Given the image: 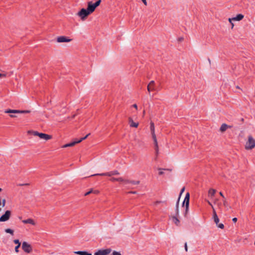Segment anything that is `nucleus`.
<instances>
[{"instance_id": "obj_8", "label": "nucleus", "mask_w": 255, "mask_h": 255, "mask_svg": "<svg viewBox=\"0 0 255 255\" xmlns=\"http://www.w3.org/2000/svg\"><path fill=\"white\" fill-rule=\"evenodd\" d=\"M11 212L10 210H6L0 217V222H4L8 221L11 216Z\"/></svg>"}, {"instance_id": "obj_47", "label": "nucleus", "mask_w": 255, "mask_h": 255, "mask_svg": "<svg viewBox=\"0 0 255 255\" xmlns=\"http://www.w3.org/2000/svg\"><path fill=\"white\" fill-rule=\"evenodd\" d=\"M237 220H238V219L236 217L233 218V219H232V221L234 223H236Z\"/></svg>"}, {"instance_id": "obj_61", "label": "nucleus", "mask_w": 255, "mask_h": 255, "mask_svg": "<svg viewBox=\"0 0 255 255\" xmlns=\"http://www.w3.org/2000/svg\"><path fill=\"white\" fill-rule=\"evenodd\" d=\"M1 210V208H0V211Z\"/></svg>"}, {"instance_id": "obj_26", "label": "nucleus", "mask_w": 255, "mask_h": 255, "mask_svg": "<svg viewBox=\"0 0 255 255\" xmlns=\"http://www.w3.org/2000/svg\"><path fill=\"white\" fill-rule=\"evenodd\" d=\"M150 128L152 135L155 134L154 132V126L153 122L150 123Z\"/></svg>"}, {"instance_id": "obj_16", "label": "nucleus", "mask_w": 255, "mask_h": 255, "mask_svg": "<svg viewBox=\"0 0 255 255\" xmlns=\"http://www.w3.org/2000/svg\"><path fill=\"white\" fill-rule=\"evenodd\" d=\"M232 126H229L226 124H223L220 128V131L223 133L228 128H231Z\"/></svg>"}, {"instance_id": "obj_57", "label": "nucleus", "mask_w": 255, "mask_h": 255, "mask_svg": "<svg viewBox=\"0 0 255 255\" xmlns=\"http://www.w3.org/2000/svg\"><path fill=\"white\" fill-rule=\"evenodd\" d=\"M1 199H0V205H1Z\"/></svg>"}, {"instance_id": "obj_52", "label": "nucleus", "mask_w": 255, "mask_h": 255, "mask_svg": "<svg viewBox=\"0 0 255 255\" xmlns=\"http://www.w3.org/2000/svg\"><path fill=\"white\" fill-rule=\"evenodd\" d=\"M160 203H161V201H156L155 202V204L156 205H157V204H160Z\"/></svg>"}, {"instance_id": "obj_4", "label": "nucleus", "mask_w": 255, "mask_h": 255, "mask_svg": "<svg viewBox=\"0 0 255 255\" xmlns=\"http://www.w3.org/2000/svg\"><path fill=\"white\" fill-rule=\"evenodd\" d=\"M213 218L214 219V222L215 223L216 226L221 229H224L225 228L224 225L222 223H219V218H218V216L215 210V209H213Z\"/></svg>"}, {"instance_id": "obj_13", "label": "nucleus", "mask_w": 255, "mask_h": 255, "mask_svg": "<svg viewBox=\"0 0 255 255\" xmlns=\"http://www.w3.org/2000/svg\"><path fill=\"white\" fill-rule=\"evenodd\" d=\"M77 143H78V142L77 141V139H75L74 140H73L69 143H67L66 144H65L64 145H63L62 146V147L66 148V147H72V146H74L75 144H76Z\"/></svg>"}, {"instance_id": "obj_6", "label": "nucleus", "mask_w": 255, "mask_h": 255, "mask_svg": "<svg viewBox=\"0 0 255 255\" xmlns=\"http://www.w3.org/2000/svg\"><path fill=\"white\" fill-rule=\"evenodd\" d=\"M120 174V173L118 170L112 171L109 172L103 173L101 174H95L93 175H91L90 176H112L113 175H118Z\"/></svg>"}, {"instance_id": "obj_43", "label": "nucleus", "mask_w": 255, "mask_h": 255, "mask_svg": "<svg viewBox=\"0 0 255 255\" xmlns=\"http://www.w3.org/2000/svg\"><path fill=\"white\" fill-rule=\"evenodd\" d=\"M117 180H118V178H115V177H112L110 179V180L113 182L117 181Z\"/></svg>"}, {"instance_id": "obj_28", "label": "nucleus", "mask_w": 255, "mask_h": 255, "mask_svg": "<svg viewBox=\"0 0 255 255\" xmlns=\"http://www.w3.org/2000/svg\"><path fill=\"white\" fill-rule=\"evenodd\" d=\"M90 134V133H88L86 135H85L84 137H82L80 139H77V141L79 143H80L81 142H82L83 140L86 139L88 137V136Z\"/></svg>"}, {"instance_id": "obj_15", "label": "nucleus", "mask_w": 255, "mask_h": 255, "mask_svg": "<svg viewBox=\"0 0 255 255\" xmlns=\"http://www.w3.org/2000/svg\"><path fill=\"white\" fill-rule=\"evenodd\" d=\"M244 15L241 13H239L236 15L235 17H233L232 19H229L231 21V20L234 21H240L244 18Z\"/></svg>"}, {"instance_id": "obj_12", "label": "nucleus", "mask_w": 255, "mask_h": 255, "mask_svg": "<svg viewBox=\"0 0 255 255\" xmlns=\"http://www.w3.org/2000/svg\"><path fill=\"white\" fill-rule=\"evenodd\" d=\"M170 218H171L173 222L177 226H180V221L178 219L179 216H169Z\"/></svg>"}, {"instance_id": "obj_14", "label": "nucleus", "mask_w": 255, "mask_h": 255, "mask_svg": "<svg viewBox=\"0 0 255 255\" xmlns=\"http://www.w3.org/2000/svg\"><path fill=\"white\" fill-rule=\"evenodd\" d=\"M155 82L154 81H151L147 85V90L150 93L151 91H155L154 87Z\"/></svg>"}, {"instance_id": "obj_32", "label": "nucleus", "mask_w": 255, "mask_h": 255, "mask_svg": "<svg viewBox=\"0 0 255 255\" xmlns=\"http://www.w3.org/2000/svg\"><path fill=\"white\" fill-rule=\"evenodd\" d=\"M111 255H122L120 252L114 251Z\"/></svg>"}, {"instance_id": "obj_1", "label": "nucleus", "mask_w": 255, "mask_h": 255, "mask_svg": "<svg viewBox=\"0 0 255 255\" xmlns=\"http://www.w3.org/2000/svg\"><path fill=\"white\" fill-rule=\"evenodd\" d=\"M101 0H97L93 3L92 1L88 2L87 9L92 14L96 9V8L100 4Z\"/></svg>"}, {"instance_id": "obj_27", "label": "nucleus", "mask_w": 255, "mask_h": 255, "mask_svg": "<svg viewBox=\"0 0 255 255\" xmlns=\"http://www.w3.org/2000/svg\"><path fill=\"white\" fill-rule=\"evenodd\" d=\"M5 232L8 234H10L11 235H13L14 234L13 230L10 228L5 229Z\"/></svg>"}, {"instance_id": "obj_2", "label": "nucleus", "mask_w": 255, "mask_h": 255, "mask_svg": "<svg viewBox=\"0 0 255 255\" xmlns=\"http://www.w3.org/2000/svg\"><path fill=\"white\" fill-rule=\"evenodd\" d=\"M255 147V139L250 135L248 136V140L246 142L245 148L247 150L253 149Z\"/></svg>"}, {"instance_id": "obj_38", "label": "nucleus", "mask_w": 255, "mask_h": 255, "mask_svg": "<svg viewBox=\"0 0 255 255\" xmlns=\"http://www.w3.org/2000/svg\"><path fill=\"white\" fill-rule=\"evenodd\" d=\"M5 113H8V114H12V110L11 109H7L5 111Z\"/></svg>"}, {"instance_id": "obj_25", "label": "nucleus", "mask_w": 255, "mask_h": 255, "mask_svg": "<svg viewBox=\"0 0 255 255\" xmlns=\"http://www.w3.org/2000/svg\"><path fill=\"white\" fill-rule=\"evenodd\" d=\"M189 211V205H187L186 207H185V210L183 212V215L185 218H187Z\"/></svg>"}, {"instance_id": "obj_41", "label": "nucleus", "mask_w": 255, "mask_h": 255, "mask_svg": "<svg viewBox=\"0 0 255 255\" xmlns=\"http://www.w3.org/2000/svg\"><path fill=\"white\" fill-rule=\"evenodd\" d=\"M180 199V198H179V197H178V199H177V200L176 201V203L175 207H179Z\"/></svg>"}, {"instance_id": "obj_36", "label": "nucleus", "mask_w": 255, "mask_h": 255, "mask_svg": "<svg viewBox=\"0 0 255 255\" xmlns=\"http://www.w3.org/2000/svg\"><path fill=\"white\" fill-rule=\"evenodd\" d=\"M30 113V111L29 110H21V114H28Z\"/></svg>"}, {"instance_id": "obj_18", "label": "nucleus", "mask_w": 255, "mask_h": 255, "mask_svg": "<svg viewBox=\"0 0 255 255\" xmlns=\"http://www.w3.org/2000/svg\"><path fill=\"white\" fill-rule=\"evenodd\" d=\"M74 253L79 255H92V253L86 251H79L75 252Z\"/></svg>"}, {"instance_id": "obj_37", "label": "nucleus", "mask_w": 255, "mask_h": 255, "mask_svg": "<svg viewBox=\"0 0 255 255\" xmlns=\"http://www.w3.org/2000/svg\"><path fill=\"white\" fill-rule=\"evenodd\" d=\"M20 246L19 245H16L15 247V252L16 253H18L19 252V248H20Z\"/></svg>"}, {"instance_id": "obj_44", "label": "nucleus", "mask_w": 255, "mask_h": 255, "mask_svg": "<svg viewBox=\"0 0 255 255\" xmlns=\"http://www.w3.org/2000/svg\"><path fill=\"white\" fill-rule=\"evenodd\" d=\"M6 76V74L0 73V78L5 77Z\"/></svg>"}, {"instance_id": "obj_59", "label": "nucleus", "mask_w": 255, "mask_h": 255, "mask_svg": "<svg viewBox=\"0 0 255 255\" xmlns=\"http://www.w3.org/2000/svg\"><path fill=\"white\" fill-rule=\"evenodd\" d=\"M2 190L1 188H0V192Z\"/></svg>"}, {"instance_id": "obj_24", "label": "nucleus", "mask_w": 255, "mask_h": 255, "mask_svg": "<svg viewBox=\"0 0 255 255\" xmlns=\"http://www.w3.org/2000/svg\"><path fill=\"white\" fill-rule=\"evenodd\" d=\"M216 192V190L214 189H210L208 191V194L209 196H211V197H213L215 196V194Z\"/></svg>"}, {"instance_id": "obj_58", "label": "nucleus", "mask_w": 255, "mask_h": 255, "mask_svg": "<svg viewBox=\"0 0 255 255\" xmlns=\"http://www.w3.org/2000/svg\"><path fill=\"white\" fill-rule=\"evenodd\" d=\"M236 88H238V89H240V87H239L238 86H237L236 87Z\"/></svg>"}, {"instance_id": "obj_56", "label": "nucleus", "mask_w": 255, "mask_h": 255, "mask_svg": "<svg viewBox=\"0 0 255 255\" xmlns=\"http://www.w3.org/2000/svg\"><path fill=\"white\" fill-rule=\"evenodd\" d=\"M166 201H161V203H166Z\"/></svg>"}, {"instance_id": "obj_23", "label": "nucleus", "mask_w": 255, "mask_h": 255, "mask_svg": "<svg viewBox=\"0 0 255 255\" xmlns=\"http://www.w3.org/2000/svg\"><path fill=\"white\" fill-rule=\"evenodd\" d=\"M152 137L153 138V142H154V148H157L158 147V142H157V140L156 139V135L155 134L152 135Z\"/></svg>"}, {"instance_id": "obj_34", "label": "nucleus", "mask_w": 255, "mask_h": 255, "mask_svg": "<svg viewBox=\"0 0 255 255\" xmlns=\"http://www.w3.org/2000/svg\"><path fill=\"white\" fill-rule=\"evenodd\" d=\"M154 150H155V155H156V157L155 158V160H156L157 156H158V153H159V148L158 147L157 148H154Z\"/></svg>"}, {"instance_id": "obj_40", "label": "nucleus", "mask_w": 255, "mask_h": 255, "mask_svg": "<svg viewBox=\"0 0 255 255\" xmlns=\"http://www.w3.org/2000/svg\"><path fill=\"white\" fill-rule=\"evenodd\" d=\"M1 204L2 205V207H4L6 203V200L5 199H3L2 200H1Z\"/></svg>"}, {"instance_id": "obj_55", "label": "nucleus", "mask_w": 255, "mask_h": 255, "mask_svg": "<svg viewBox=\"0 0 255 255\" xmlns=\"http://www.w3.org/2000/svg\"><path fill=\"white\" fill-rule=\"evenodd\" d=\"M9 116H10V117L11 118H15V117H16V116H15V115H10Z\"/></svg>"}, {"instance_id": "obj_48", "label": "nucleus", "mask_w": 255, "mask_h": 255, "mask_svg": "<svg viewBox=\"0 0 255 255\" xmlns=\"http://www.w3.org/2000/svg\"><path fill=\"white\" fill-rule=\"evenodd\" d=\"M99 192H99V190H93V193L95 194H99Z\"/></svg>"}, {"instance_id": "obj_21", "label": "nucleus", "mask_w": 255, "mask_h": 255, "mask_svg": "<svg viewBox=\"0 0 255 255\" xmlns=\"http://www.w3.org/2000/svg\"><path fill=\"white\" fill-rule=\"evenodd\" d=\"M39 132L37 131H34L33 130H29L27 131V134L28 135H33L34 136H38Z\"/></svg>"}, {"instance_id": "obj_22", "label": "nucleus", "mask_w": 255, "mask_h": 255, "mask_svg": "<svg viewBox=\"0 0 255 255\" xmlns=\"http://www.w3.org/2000/svg\"><path fill=\"white\" fill-rule=\"evenodd\" d=\"M158 170H160L158 172L159 175H162L164 174V172L162 170H167L171 171L172 169L169 168H158Z\"/></svg>"}, {"instance_id": "obj_20", "label": "nucleus", "mask_w": 255, "mask_h": 255, "mask_svg": "<svg viewBox=\"0 0 255 255\" xmlns=\"http://www.w3.org/2000/svg\"><path fill=\"white\" fill-rule=\"evenodd\" d=\"M139 183H140V181L139 180H138V181L130 180H125V184L131 183L132 185H137V184H139Z\"/></svg>"}, {"instance_id": "obj_10", "label": "nucleus", "mask_w": 255, "mask_h": 255, "mask_svg": "<svg viewBox=\"0 0 255 255\" xmlns=\"http://www.w3.org/2000/svg\"><path fill=\"white\" fill-rule=\"evenodd\" d=\"M190 193L189 192H187L184 198V201L182 204V207H185L187 205H189L190 204Z\"/></svg>"}, {"instance_id": "obj_35", "label": "nucleus", "mask_w": 255, "mask_h": 255, "mask_svg": "<svg viewBox=\"0 0 255 255\" xmlns=\"http://www.w3.org/2000/svg\"><path fill=\"white\" fill-rule=\"evenodd\" d=\"M12 114H21V110H12Z\"/></svg>"}, {"instance_id": "obj_31", "label": "nucleus", "mask_w": 255, "mask_h": 255, "mask_svg": "<svg viewBox=\"0 0 255 255\" xmlns=\"http://www.w3.org/2000/svg\"><path fill=\"white\" fill-rule=\"evenodd\" d=\"M185 189V187H183L181 188V190H180V193H179V198H180V197H181V196L182 194H183V193L184 192Z\"/></svg>"}, {"instance_id": "obj_50", "label": "nucleus", "mask_w": 255, "mask_h": 255, "mask_svg": "<svg viewBox=\"0 0 255 255\" xmlns=\"http://www.w3.org/2000/svg\"><path fill=\"white\" fill-rule=\"evenodd\" d=\"M219 194L223 199H225V197L222 192H220Z\"/></svg>"}, {"instance_id": "obj_39", "label": "nucleus", "mask_w": 255, "mask_h": 255, "mask_svg": "<svg viewBox=\"0 0 255 255\" xmlns=\"http://www.w3.org/2000/svg\"><path fill=\"white\" fill-rule=\"evenodd\" d=\"M125 180H124L123 178L119 177V178H118L117 181H119V182H124L125 183Z\"/></svg>"}, {"instance_id": "obj_11", "label": "nucleus", "mask_w": 255, "mask_h": 255, "mask_svg": "<svg viewBox=\"0 0 255 255\" xmlns=\"http://www.w3.org/2000/svg\"><path fill=\"white\" fill-rule=\"evenodd\" d=\"M40 139H43L45 140H48L52 138V136L51 135L39 132V135L38 136Z\"/></svg>"}, {"instance_id": "obj_62", "label": "nucleus", "mask_w": 255, "mask_h": 255, "mask_svg": "<svg viewBox=\"0 0 255 255\" xmlns=\"http://www.w3.org/2000/svg\"><path fill=\"white\" fill-rule=\"evenodd\" d=\"M254 245H255V242H254Z\"/></svg>"}, {"instance_id": "obj_7", "label": "nucleus", "mask_w": 255, "mask_h": 255, "mask_svg": "<svg viewBox=\"0 0 255 255\" xmlns=\"http://www.w3.org/2000/svg\"><path fill=\"white\" fill-rule=\"evenodd\" d=\"M22 249L24 252L27 254L30 253L32 251V246L26 242H23L22 243Z\"/></svg>"}, {"instance_id": "obj_45", "label": "nucleus", "mask_w": 255, "mask_h": 255, "mask_svg": "<svg viewBox=\"0 0 255 255\" xmlns=\"http://www.w3.org/2000/svg\"><path fill=\"white\" fill-rule=\"evenodd\" d=\"M184 248H185V251L187 252L188 251V247H187V244L186 242L184 244Z\"/></svg>"}, {"instance_id": "obj_42", "label": "nucleus", "mask_w": 255, "mask_h": 255, "mask_svg": "<svg viewBox=\"0 0 255 255\" xmlns=\"http://www.w3.org/2000/svg\"><path fill=\"white\" fill-rule=\"evenodd\" d=\"M184 40V38L183 37H180L178 38V41L179 42H181L182 41H183Z\"/></svg>"}, {"instance_id": "obj_17", "label": "nucleus", "mask_w": 255, "mask_h": 255, "mask_svg": "<svg viewBox=\"0 0 255 255\" xmlns=\"http://www.w3.org/2000/svg\"><path fill=\"white\" fill-rule=\"evenodd\" d=\"M128 122L130 127L137 128L138 126V123H135L131 117L128 118Z\"/></svg>"}, {"instance_id": "obj_3", "label": "nucleus", "mask_w": 255, "mask_h": 255, "mask_svg": "<svg viewBox=\"0 0 255 255\" xmlns=\"http://www.w3.org/2000/svg\"><path fill=\"white\" fill-rule=\"evenodd\" d=\"M91 13L88 11L86 8H81L77 13V15L80 17L82 20H85L87 19L88 16L90 15Z\"/></svg>"}, {"instance_id": "obj_49", "label": "nucleus", "mask_w": 255, "mask_h": 255, "mask_svg": "<svg viewBox=\"0 0 255 255\" xmlns=\"http://www.w3.org/2000/svg\"><path fill=\"white\" fill-rule=\"evenodd\" d=\"M223 204L225 206H227L228 205V203L225 199L223 200Z\"/></svg>"}, {"instance_id": "obj_5", "label": "nucleus", "mask_w": 255, "mask_h": 255, "mask_svg": "<svg viewBox=\"0 0 255 255\" xmlns=\"http://www.w3.org/2000/svg\"><path fill=\"white\" fill-rule=\"evenodd\" d=\"M112 252L111 248H107L106 249H102L98 250L94 253V255H108Z\"/></svg>"}, {"instance_id": "obj_9", "label": "nucleus", "mask_w": 255, "mask_h": 255, "mask_svg": "<svg viewBox=\"0 0 255 255\" xmlns=\"http://www.w3.org/2000/svg\"><path fill=\"white\" fill-rule=\"evenodd\" d=\"M72 40V39L69 37L65 36H58L56 38V41L58 43H65L69 42Z\"/></svg>"}, {"instance_id": "obj_60", "label": "nucleus", "mask_w": 255, "mask_h": 255, "mask_svg": "<svg viewBox=\"0 0 255 255\" xmlns=\"http://www.w3.org/2000/svg\"><path fill=\"white\" fill-rule=\"evenodd\" d=\"M132 193L134 194L136 193V191L132 192Z\"/></svg>"}, {"instance_id": "obj_53", "label": "nucleus", "mask_w": 255, "mask_h": 255, "mask_svg": "<svg viewBox=\"0 0 255 255\" xmlns=\"http://www.w3.org/2000/svg\"><path fill=\"white\" fill-rule=\"evenodd\" d=\"M132 107L134 108H135L136 109H137V106L136 104H134L132 105Z\"/></svg>"}, {"instance_id": "obj_54", "label": "nucleus", "mask_w": 255, "mask_h": 255, "mask_svg": "<svg viewBox=\"0 0 255 255\" xmlns=\"http://www.w3.org/2000/svg\"><path fill=\"white\" fill-rule=\"evenodd\" d=\"M207 202H208V204H209V205H210V206L212 207V208H213V209H214V208H213V206L212 204H211V203L210 201H208Z\"/></svg>"}, {"instance_id": "obj_29", "label": "nucleus", "mask_w": 255, "mask_h": 255, "mask_svg": "<svg viewBox=\"0 0 255 255\" xmlns=\"http://www.w3.org/2000/svg\"><path fill=\"white\" fill-rule=\"evenodd\" d=\"M174 216H179V207H175V214Z\"/></svg>"}, {"instance_id": "obj_19", "label": "nucleus", "mask_w": 255, "mask_h": 255, "mask_svg": "<svg viewBox=\"0 0 255 255\" xmlns=\"http://www.w3.org/2000/svg\"><path fill=\"white\" fill-rule=\"evenodd\" d=\"M22 222L24 224H30L33 225H34L35 224L34 220L31 218H28L26 220H24L22 221Z\"/></svg>"}, {"instance_id": "obj_46", "label": "nucleus", "mask_w": 255, "mask_h": 255, "mask_svg": "<svg viewBox=\"0 0 255 255\" xmlns=\"http://www.w3.org/2000/svg\"><path fill=\"white\" fill-rule=\"evenodd\" d=\"M29 185V183H25V184H19L18 185L19 186H28Z\"/></svg>"}, {"instance_id": "obj_30", "label": "nucleus", "mask_w": 255, "mask_h": 255, "mask_svg": "<svg viewBox=\"0 0 255 255\" xmlns=\"http://www.w3.org/2000/svg\"><path fill=\"white\" fill-rule=\"evenodd\" d=\"M13 243L17 245L21 246V243L20 242V241L18 239L14 240Z\"/></svg>"}, {"instance_id": "obj_33", "label": "nucleus", "mask_w": 255, "mask_h": 255, "mask_svg": "<svg viewBox=\"0 0 255 255\" xmlns=\"http://www.w3.org/2000/svg\"><path fill=\"white\" fill-rule=\"evenodd\" d=\"M93 192V189L92 188L90 189L89 190V191H88V192H86L84 194L85 196H87V195H89V194H90L91 193H92Z\"/></svg>"}, {"instance_id": "obj_51", "label": "nucleus", "mask_w": 255, "mask_h": 255, "mask_svg": "<svg viewBox=\"0 0 255 255\" xmlns=\"http://www.w3.org/2000/svg\"><path fill=\"white\" fill-rule=\"evenodd\" d=\"M142 2L145 5H147V2H146V0H141Z\"/></svg>"}]
</instances>
